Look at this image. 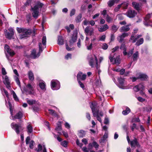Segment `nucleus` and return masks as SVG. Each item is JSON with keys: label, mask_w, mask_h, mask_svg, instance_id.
<instances>
[{"label": "nucleus", "mask_w": 152, "mask_h": 152, "mask_svg": "<svg viewBox=\"0 0 152 152\" xmlns=\"http://www.w3.org/2000/svg\"><path fill=\"white\" fill-rule=\"evenodd\" d=\"M139 88L138 86L137 85L133 89L134 91L137 92L140 91Z\"/></svg>", "instance_id": "680f3d73"}, {"label": "nucleus", "mask_w": 152, "mask_h": 152, "mask_svg": "<svg viewBox=\"0 0 152 152\" xmlns=\"http://www.w3.org/2000/svg\"><path fill=\"white\" fill-rule=\"evenodd\" d=\"M122 6L124 9H126L127 8L128 4L126 2H124L121 4Z\"/></svg>", "instance_id": "09e8293b"}, {"label": "nucleus", "mask_w": 152, "mask_h": 152, "mask_svg": "<svg viewBox=\"0 0 152 152\" xmlns=\"http://www.w3.org/2000/svg\"><path fill=\"white\" fill-rule=\"evenodd\" d=\"M21 90L22 91H24L26 92L27 94H34V87L30 83L26 85L25 87L21 89Z\"/></svg>", "instance_id": "39448f33"}, {"label": "nucleus", "mask_w": 152, "mask_h": 152, "mask_svg": "<svg viewBox=\"0 0 152 152\" xmlns=\"http://www.w3.org/2000/svg\"><path fill=\"white\" fill-rule=\"evenodd\" d=\"M26 128L28 133H31L33 131V127L30 124H28Z\"/></svg>", "instance_id": "c756f323"}, {"label": "nucleus", "mask_w": 152, "mask_h": 152, "mask_svg": "<svg viewBox=\"0 0 152 152\" xmlns=\"http://www.w3.org/2000/svg\"><path fill=\"white\" fill-rule=\"evenodd\" d=\"M88 61L89 65L92 67H93L95 62L94 58L92 56L90 57L88 59Z\"/></svg>", "instance_id": "a878e982"}, {"label": "nucleus", "mask_w": 152, "mask_h": 152, "mask_svg": "<svg viewBox=\"0 0 152 152\" xmlns=\"http://www.w3.org/2000/svg\"><path fill=\"white\" fill-rule=\"evenodd\" d=\"M117 17L120 20H122L124 19L123 17L121 15H117Z\"/></svg>", "instance_id": "338daca9"}, {"label": "nucleus", "mask_w": 152, "mask_h": 152, "mask_svg": "<svg viewBox=\"0 0 152 152\" xmlns=\"http://www.w3.org/2000/svg\"><path fill=\"white\" fill-rule=\"evenodd\" d=\"M118 80L120 84L122 85L124 83V79L121 78H119Z\"/></svg>", "instance_id": "49530a36"}, {"label": "nucleus", "mask_w": 152, "mask_h": 152, "mask_svg": "<svg viewBox=\"0 0 152 152\" xmlns=\"http://www.w3.org/2000/svg\"><path fill=\"white\" fill-rule=\"evenodd\" d=\"M89 23V22L86 20H85L83 22V24L85 25H87Z\"/></svg>", "instance_id": "774afa93"}, {"label": "nucleus", "mask_w": 152, "mask_h": 152, "mask_svg": "<svg viewBox=\"0 0 152 152\" xmlns=\"http://www.w3.org/2000/svg\"><path fill=\"white\" fill-rule=\"evenodd\" d=\"M34 142L33 140H31L30 142V145H29V147L31 149H32L33 148V146L34 144Z\"/></svg>", "instance_id": "8fccbe9b"}, {"label": "nucleus", "mask_w": 152, "mask_h": 152, "mask_svg": "<svg viewBox=\"0 0 152 152\" xmlns=\"http://www.w3.org/2000/svg\"><path fill=\"white\" fill-rule=\"evenodd\" d=\"M75 9H73L70 12V16H72L73 15L75 14Z\"/></svg>", "instance_id": "bf43d9fd"}, {"label": "nucleus", "mask_w": 152, "mask_h": 152, "mask_svg": "<svg viewBox=\"0 0 152 152\" xmlns=\"http://www.w3.org/2000/svg\"><path fill=\"white\" fill-rule=\"evenodd\" d=\"M131 146L132 148L135 147L136 146L140 147V145L137 141L136 139H135L131 141L130 142Z\"/></svg>", "instance_id": "6ab92c4d"}, {"label": "nucleus", "mask_w": 152, "mask_h": 152, "mask_svg": "<svg viewBox=\"0 0 152 152\" xmlns=\"http://www.w3.org/2000/svg\"><path fill=\"white\" fill-rule=\"evenodd\" d=\"M106 36L105 35H103L99 37V41H104L105 39Z\"/></svg>", "instance_id": "a18cd8bd"}, {"label": "nucleus", "mask_w": 152, "mask_h": 152, "mask_svg": "<svg viewBox=\"0 0 152 152\" xmlns=\"http://www.w3.org/2000/svg\"><path fill=\"white\" fill-rule=\"evenodd\" d=\"M23 116L22 113L20 112H19L18 113L15 115L13 118L12 119L14 120L16 119H20L22 118Z\"/></svg>", "instance_id": "393cba45"}, {"label": "nucleus", "mask_w": 152, "mask_h": 152, "mask_svg": "<svg viewBox=\"0 0 152 152\" xmlns=\"http://www.w3.org/2000/svg\"><path fill=\"white\" fill-rule=\"evenodd\" d=\"M139 87V88L140 91H143L144 88V86L142 84H140L139 85H138Z\"/></svg>", "instance_id": "37998d69"}, {"label": "nucleus", "mask_w": 152, "mask_h": 152, "mask_svg": "<svg viewBox=\"0 0 152 152\" xmlns=\"http://www.w3.org/2000/svg\"><path fill=\"white\" fill-rule=\"evenodd\" d=\"M38 148L37 150V152H39L40 151H41L42 149V146L40 144H39L38 147Z\"/></svg>", "instance_id": "052dcab7"}, {"label": "nucleus", "mask_w": 152, "mask_h": 152, "mask_svg": "<svg viewBox=\"0 0 152 152\" xmlns=\"http://www.w3.org/2000/svg\"><path fill=\"white\" fill-rule=\"evenodd\" d=\"M90 107L92 109L93 116L94 117H96L97 120L101 123L102 120L101 118L99 117V116L102 117L103 115V113L102 112H99L98 110H97L96 109L95 103H92L90 105Z\"/></svg>", "instance_id": "7ed1b4c3"}, {"label": "nucleus", "mask_w": 152, "mask_h": 152, "mask_svg": "<svg viewBox=\"0 0 152 152\" xmlns=\"http://www.w3.org/2000/svg\"><path fill=\"white\" fill-rule=\"evenodd\" d=\"M11 126L18 134L20 133V132L24 129V128L21 125L16 124L14 123H11Z\"/></svg>", "instance_id": "423d86ee"}, {"label": "nucleus", "mask_w": 152, "mask_h": 152, "mask_svg": "<svg viewBox=\"0 0 152 152\" xmlns=\"http://www.w3.org/2000/svg\"><path fill=\"white\" fill-rule=\"evenodd\" d=\"M2 74L3 75H5L7 74L5 69L4 67H3L2 68Z\"/></svg>", "instance_id": "69168bd1"}, {"label": "nucleus", "mask_w": 152, "mask_h": 152, "mask_svg": "<svg viewBox=\"0 0 152 152\" xmlns=\"http://www.w3.org/2000/svg\"><path fill=\"white\" fill-rule=\"evenodd\" d=\"M119 48V47L117 46L113 48L112 51V53L109 56V58L111 62H113V58L114 57L115 54L114 52L116 51Z\"/></svg>", "instance_id": "f8f14e48"}, {"label": "nucleus", "mask_w": 152, "mask_h": 152, "mask_svg": "<svg viewBox=\"0 0 152 152\" xmlns=\"http://www.w3.org/2000/svg\"><path fill=\"white\" fill-rule=\"evenodd\" d=\"M61 144L64 147H66L67 145V142L66 141H63L61 142Z\"/></svg>", "instance_id": "3c124183"}, {"label": "nucleus", "mask_w": 152, "mask_h": 152, "mask_svg": "<svg viewBox=\"0 0 152 152\" xmlns=\"http://www.w3.org/2000/svg\"><path fill=\"white\" fill-rule=\"evenodd\" d=\"M132 5L134 9L137 10H139L140 6L139 3L135 2H133L132 3Z\"/></svg>", "instance_id": "cd10ccee"}, {"label": "nucleus", "mask_w": 152, "mask_h": 152, "mask_svg": "<svg viewBox=\"0 0 152 152\" xmlns=\"http://www.w3.org/2000/svg\"><path fill=\"white\" fill-rule=\"evenodd\" d=\"M113 59V61L112 62L113 64H116L117 65H118L120 63L121 60L119 56H117L116 58L114 57Z\"/></svg>", "instance_id": "4be33fe9"}, {"label": "nucleus", "mask_w": 152, "mask_h": 152, "mask_svg": "<svg viewBox=\"0 0 152 152\" xmlns=\"http://www.w3.org/2000/svg\"><path fill=\"white\" fill-rule=\"evenodd\" d=\"M43 4L39 1H37L33 7H31L32 15L35 19H37L40 15L41 9Z\"/></svg>", "instance_id": "f03ea898"}, {"label": "nucleus", "mask_w": 152, "mask_h": 152, "mask_svg": "<svg viewBox=\"0 0 152 152\" xmlns=\"http://www.w3.org/2000/svg\"><path fill=\"white\" fill-rule=\"evenodd\" d=\"M129 35L128 33H123L121 35H120L118 36L117 37V39L118 40L119 42H122L124 40V39L127 37Z\"/></svg>", "instance_id": "ddd939ff"}, {"label": "nucleus", "mask_w": 152, "mask_h": 152, "mask_svg": "<svg viewBox=\"0 0 152 152\" xmlns=\"http://www.w3.org/2000/svg\"><path fill=\"white\" fill-rule=\"evenodd\" d=\"M144 41L143 38H141L136 43V45L137 46H139L142 44Z\"/></svg>", "instance_id": "e433bc0d"}, {"label": "nucleus", "mask_w": 152, "mask_h": 152, "mask_svg": "<svg viewBox=\"0 0 152 152\" xmlns=\"http://www.w3.org/2000/svg\"><path fill=\"white\" fill-rule=\"evenodd\" d=\"M151 14H148L147 15L146 17L144 18L143 21V23L146 26H151L152 27V22L150 20Z\"/></svg>", "instance_id": "6e6552de"}, {"label": "nucleus", "mask_w": 152, "mask_h": 152, "mask_svg": "<svg viewBox=\"0 0 152 152\" xmlns=\"http://www.w3.org/2000/svg\"><path fill=\"white\" fill-rule=\"evenodd\" d=\"M86 77V74L83 75L81 72H80L77 75V80H84Z\"/></svg>", "instance_id": "f3484780"}, {"label": "nucleus", "mask_w": 152, "mask_h": 152, "mask_svg": "<svg viewBox=\"0 0 152 152\" xmlns=\"http://www.w3.org/2000/svg\"><path fill=\"white\" fill-rule=\"evenodd\" d=\"M130 112V109L128 107H126L125 110L122 111V114L124 115H126L128 114Z\"/></svg>", "instance_id": "473e14b6"}, {"label": "nucleus", "mask_w": 152, "mask_h": 152, "mask_svg": "<svg viewBox=\"0 0 152 152\" xmlns=\"http://www.w3.org/2000/svg\"><path fill=\"white\" fill-rule=\"evenodd\" d=\"M27 103L30 105H32L35 103L36 101L34 99H27Z\"/></svg>", "instance_id": "72a5a7b5"}, {"label": "nucleus", "mask_w": 152, "mask_h": 152, "mask_svg": "<svg viewBox=\"0 0 152 152\" xmlns=\"http://www.w3.org/2000/svg\"><path fill=\"white\" fill-rule=\"evenodd\" d=\"M109 28V26L107 24L102 26L98 28L99 31L100 32L104 31Z\"/></svg>", "instance_id": "a211bd4d"}, {"label": "nucleus", "mask_w": 152, "mask_h": 152, "mask_svg": "<svg viewBox=\"0 0 152 152\" xmlns=\"http://www.w3.org/2000/svg\"><path fill=\"white\" fill-rule=\"evenodd\" d=\"M136 125L135 124H133L131 126V127L132 131H134V129L136 128Z\"/></svg>", "instance_id": "13d9d810"}, {"label": "nucleus", "mask_w": 152, "mask_h": 152, "mask_svg": "<svg viewBox=\"0 0 152 152\" xmlns=\"http://www.w3.org/2000/svg\"><path fill=\"white\" fill-rule=\"evenodd\" d=\"M94 31V29L89 26H87L85 30V32L86 34V35L91 36L93 34Z\"/></svg>", "instance_id": "9b49d317"}, {"label": "nucleus", "mask_w": 152, "mask_h": 152, "mask_svg": "<svg viewBox=\"0 0 152 152\" xmlns=\"http://www.w3.org/2000/svg\"><path fill=\"white\" fill-rule=\"evenodd\" d=\"M148 77L146 75L143 73H140L138 76L139 79L142 80H145L148 79Z\"/></svg>", "instance_id": "b1692460"}, {"label": "nucleus", "mask_w": 152, "mask_h": 152, "mask_svg": "<svg viewBox=\"0 0 152 152\" xmlns=\"http://www.w3.org/2000/svg\"><path fill=\"white\" fill-rule=\"evenodd\" d=\"M139 56V53L138 51H136L133 54L132 58L134 61H137Z\"/></svg>", "instance_id": "bb28decb"}, {"label": "nucleus", "mask_w": 152, "mask_h": 152, "mask_svg": "<svg viewBox=\"0 0 152 152\" xmlns=\"http://www.w3.org/2000/svg\"><path fill=\"white\" fill-rule=\"evenodd\" d=\"M4 48L7 52L10 49L9 48V46L7 45H5Z\"/></svg>", "instance_id": "0e129e2a"}, {"label": "nucleus", "mask_w": 152, "mask_h": 152, "mask_svg": "<svg viewBox=\"0 0 152 152\" xmlns=\"http://www.w3.org/2000/svg\"><path fill=\"white\" fill-rule=\"evenodd\" d=\"M28 77L29 80L33 81L34 79V75L33 73L31 71H29L28 73Z\"/></svg>", "instance_id": "7c9ffc66"}, {"label": "nucleus", "mask_w": 152, "mask_h": 152, "mask_svg": "<svg viewBox=\"0 0 152 152\" xmlns=\"http://www.w3.org/2000/svg\"><path fill=\"white\" fill-rule=\"evenodd\" d=\"M129 27V25L124 26L120 28L119 29L120 31L121 32H127L130 29Z\"/></svg>", "instance_id": "412c9836"}, {"label": "nucleus", "mask_w": 152, "mask_h": 152, "mask_svg": "<svg viewBox=\"0 0 152 152\" xmlns=\"http://www.w3.org/2000/svg\"><path fill=\"white\" fill-rule=\"evenodd\" d=\"M11 93L13 95V97L15 100L16 101H18L19 99L15 92L13 91L12 90L11 91Z\"/></svg>", "instance_id": "f704fd0d"}, {"label": "nucleus", "mask_w": 152, "mask_h": 152, "mask_svg": "<svg viewBox=\"0 0 152 152\" xmlns=\"http://www.w3.org/2000/svg\"><path fill=\"white\" fill-rule=\"evenodd\" d=\"M3 82L7 88L10 90L11 89L9 80L7 76L6 75L4 76V78Z\"/></svg>", "instance_id": "9d476101"}, {"label": "nucleus", "mask_w": 152, "mask_h": 152, "mask_svg": "<svg viewBox=\"0 0 152 152\" xmlns=\"http://www.w3.org/2000/svg\"><path fill=\"white\" fill-rule=\"evenodd\" d=\"M78 81L80 87H81L83 89L84 88V84L80 80H78Z\"/></svg>", "instance_id": "e2e57ef3"}, {"label": "nucleus", "mask_w": 152, "mask_h": 152, "mask_svg": "<svg viewBox=\"0 0 152 152\" xmlns=\"http://www.w3.org/2000/svg\"><path fill=\"white\" fill-rule=\"evenodd\" d=\"M119 0H110L108 2V6L111 7L112 6L115 2H118V1Z\"/></svg>", "instance_id": "2f4dec72"}, {"label": "nucleus", "mask_w": 152, "mask_h": 152, "mask_svg": "<svg viewBox=\"0 0 152 152\" xmlns=\"http://www.w3.org/2000/svg\"><path fill=\"white\" fill-rule=\"evenodd\" d=\"M72 54L70 53H68L65 56V58L66 59H68L69 58H71Z\"/></svg>", "instance_id": "5fc2aeb1"}, {"label": "nucleus", "mask_w": 152, "mask_h": 152, "mask_svg": "<svg viewBox=\"0 0 152 152\" xmlns=\"http://www.w3.org/2000/svg\"><path fill=\"white\" fill-rule=\"evenodd\" d=\"M137 13L134 10H129L126 13L127 16L130 18H132L134 17L136 15Z\"/></svg>", "instance_id": "4468645a"}, {"label": "nucleus", "mask_w": 152, "mask_h": 152, "mask_svg": "<svg viewBox=\"0 0 152 152\" xmlns=\"http://www.w3.org/2000/svg\"><path fill=\"white\" fill-rule=\"evenodd\" d=\"M141 35H136L135 37L134 34H132L129 39V41L133 43H134L138 39L141 37Z\"/></svg>", "instance_id": "2eb2a0df"}, {"label": "nucleus", "mask_w": 152, "mask_h": 152, "mask_svg": "<svg viewBox=\"0 0 152 152\" xmlns=\"http://www.w3.org/2000/svg\"><path fill=\"white\" fill-rule=\"evenodd\" d=\"M17 30L19 33H21L20 35V37L21 39L26 37L31 33V30L23 28H17Z\"/></svg>", "instance_id": "20e7f679"}, {"label": "nucleus", "mask_w": 152, "mask_h": 152, "mask_svg": "<svg viewBox=\"0 0 152 152\" xmlns=\"http://www.w3.org/2000/svg\"><path fill=\"white\" fill-rule=\"evenodd\" d=\"M134 48H132L129 50V53L127 52V54L126 55L129 58L131 57L133 54L134 51Z\"/></svg>", "instance_id": "58836bf2"}, {"label": "nucleus", "mask_w": 152, "mask_h": 152, "mask_svg": "<svg viewBox=\"0 0 152 152\" xmlns=\"http://www.w3.org/2000/svg\"><path fill=\"white\" fill-rule=\"evenodd\" d=\"M118 28V27L115 25H113L111 27V29L114 32H116Z\"/></svg>", "instance_id": "4c0bfd02"}, {"label": "nucleus", "mask_w": 152, "mask_h": 152, "mask_svg": "<svg viewBox=\"0 0 152 152\" xmlns=\"http://www.w3.org/2000/svg\"><path fill=\"white\" fill-rule=\"evenodd\" d=\"M77 30H76L74 33L73 36H72L71 40L69 41V42L71 45L73 44L75 42L77 38Z\"/></svg>", "instance_id": "dca6fc26"}, {"label": "nucleus", "mask_w": 152, "mask_h": 152, "mask_svg": "<svg viewBox=\"0 0 152 152\" xmlns=\"http://www.w3.org/2000/svg\"><path fill=\"white\" fill-rule=\"evenodd\" d=\"M3 91L4 93L5 94L7 97L8 98H9V95L8 93V92L6 90H5L4 89H3Z\"/></svg>", "instance_id": "4d7b16f0"}, {"label": "nucleus", "mask_w": 152, "mask_h": 152, "mask_svg": "<svg viewBox=\"0 0 152 152\" xmlns=\"http://www.w3.org/2000/svg\"><path fill=\"white\" fill-rule=\"evenodd\" d=\"M7 52L10 56H14L15 54L14 51L11 49H10Z\"/></svg>", "instance_id": "de8ad7c7"}, {"label": "nucleus", "mask_w": 152, "mask_h": 152, "mask_svg": "<svg viewBox=\"0 0 152 152\" xmlns=\"http://www.w3.org/2000/svg\"><path fill=\"white\" fill-rule=\"evenodd\" d=\"M101 14L103 15L104 17H106L107 15V11L106 10H103Z\"/></svg>", "instance_id": "6e6d98bb"}, {"label": "nucleus", "mask_w": 152, "mask_h": 152, "mask_svg": "<svg viewBox=\"0 0 152 152\" xmlns=\"http://www.w3.org/2000/svg\"><path fill=\"white\" fill-rule=\"evenodd\" d=\"M82 15L81 14L79 15L76 18V21L77 22H80L82 20Z\"/></svg>", "instance_id": "c9c22d12"}, {"label": "nucleus", "mask_w": 152, "mask_h": 152, "mask_svg": "<svg viewBox=\"0 0 152 152\" xmlns=\"http://www.w3.org/2000/svg\"><path fill=\"white\" fill-rule=\"evenodd\" d=\"M39 86L40 88L42 90L45 88V83L43 82L40 83L39 84Z\"/></svg>", "instance_id": "ea45409f"}, {"label": "nucleus", "mask_w": 152, "mask_h": 152, "mask_svg": "<svg viewBox=\"0 0 152 152\" xmlns=\"http://www.w3.org/2000/svg\"><path fill=\"white\" fill-rule=\"evenodd\" d=\"M51 86L53 90H57L60 88L59 82L57 80H52L51 82Z\"/></svg>", "instance_id": "0eeeda50"}, {"label": "nucleus", "mask_w": 152, "mask_h": 152, "mask_svg": "<svg viewBox=\"0 0 152 152\" xmlns=\"http://www.w3.org/2000/svg\"><path fill=\"white\" fill-rule=\"evenodd\" d=\"M102 48L103 49L106 50L108 48V45L106 43H103L102 46Z\"/></svg>", "instance_id": "864d4df0"}, {"label": "nucleus", "mask_w": 152, "mask_h": 152, "mask_svg": "<svg viewBox=\"0 0 152 152\" xmlns=\"http://www.w3.org/2000/svg\"><path fill=\"white\" fill-rule=\"evenodd\" d=\"M93 146L97 150L99 148V145L96 142L94 141L92 143H90L88 145L89 148L90 149H92Z\"/></svg>", "instance_id": "aec40b11"}, {"label": "nucleus", "mask_w": 152, "mask_h": 152, "mask_svg": "<svg viewBox=\"0 0 152 152\" xmlns=\"http://www.w3.org/2000/svg\"><path fill=\"white\" fill-rule=\"evenodd\" d=\"M120 49L123 50V53L124 56H126L127 54V52L126 51V48L125 44H122L120 47Z\"/></svg>", "instance_id": "5701e85b"}, {"label": "nucleus", "mask_w": 152, "mask_h": 152, "mask_svg": "<svg viewBox=\"0 0 152 152\" xmlns=\"http://www.w3.org/2000/svg\"><path fill=\"white\" fill-rule=\"evenodd\" d=\"M49 110L50 111V113L53 115L54 116L58 118L57 115L56 113L55 112V111L54 110Z\"/></svg>", "instance_id": "c03bdc74"}, {"label": "nucleus", "mask_w": 152, "mask_h": 152, "mask_svg": "<svg viewBox=\"0 0 152 152\" xmlns=\"http://www.w3.org/2000/svg\"><path fill=\"white\" fill-rule=\"evenodd\" d=\"M8 30L10 32L7 31V30H5L4 33L5 35L7 38L9 39H11L12 38L13 35H14V30L12 28H10Z\"/></svg>", "instance_id": "1a4fd4ad"}, {"label": "nucleus", "mask_w": 152, "mask_h": 152, "mask_svg": "<svg viewBox=\"0 0 152 152\" xmlns=\"http://www.w3.org/2000/svg\"><path fill=\"white\" fill-rule=\"evenodd\" d=\"M57 126L56 129V130H57L60 131L61 130V122H58L57 124Z\"/></svg>", "instance_id": "79ce46f5"}, {"label": "nucleus", "mask_w": 152, "mask_h": 152, "mask_svg": "<svg viewBox=\"0 0 152 152\" xmlns=\"http://www.w3.org/2000/svg\"><path fill=\"white\" fill-rule=\"evenodd\" d=\"M64 39L61 36H58V44L59 45H63L64 44Z\"/></svg>", "instance_id": "c85d7f7f"}, {"label": "nucleus", "mask_w": 152, "mask_h": 152, "mask_svg": "<svg viewBox=\"0 0 152 152\" xmlns=\"http://www.w3.org/2000/svg\"><path fill=\"white\" fill-rule=\"evenodd\" d=\"M106 17V20L108 23L111 22L113 20V19L110 17L108 15H107Z\"/></svg>", "instance_id": "a19ab883"}, {"label": "nucleus", "mask_w": 152, "mask_h": 152, "mask_svg": "<svg viewBox=\"0 0 152 152\" xmlns=\"http://www.w3.org/2000/svg\"><path fill=\"white\" fill-rule=\"evenodd\" d=\"M15 80L17 84L20 87L21 86L20 85V82L19 79L18 77H15Z\"/></svg>", "instance_id": "603ef678"}, {"label": "nucleus", "mask_w": 152, "mask_h": 152, "mask_svg": "<svg viewBox=\"0 0 152 152\" xmlns=\"http://www.w3.org/2000/svg\"><path fill=\"white\" fill-rule=\"evenodd\" d=\"M46 38L45 36H43L42 39V43H39V52L37 54H36V50L33 49L31 52V57L33 58H36L39 57L40 55V53L42 52L43 49L46 48Z\"/></svg>", "instance_id": "f257e3e1"}]
</instances>
